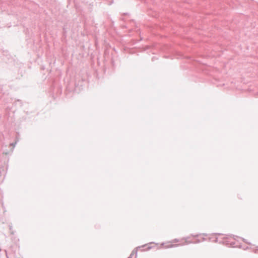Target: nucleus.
Masks as SVG:
<instances>
[{
	"mask_svg": "<svg viewBox=\"0 0 258 258\" xmlns=\"http://www.w3.org/2000/svg\"><path fill=\"white\" fill-rule=\"evenodd\" d=\"M186 243H190V242H187V241H186Z\"/></svg>",
	"mask_w": 258,
	"mask_h": 258,
	"instance_id": "obj_1",
	"label": "nucleus"
}]
</instances>
